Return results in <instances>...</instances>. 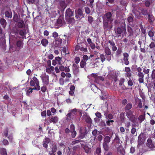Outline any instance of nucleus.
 Segmentation results:
<instances>
[{"instance_id":"obj_1","label":"nucleus","mask_w":155,"mask_h":155,"mask_svg":"<svg viewBox=\"0 0 155 155\" xmlns=\"http://www.w3.org/2000/svg\"><path fill=\"white\" fill-rule=\"evenodd\" d=\"M103 27L105 31H109L112 27V22L114 20V15L110 12L105 13L103 16Z\"/></svg>"},{"instance_id":"obj_2","label":"nucleus","mask_w":155,"mask_h":155,"mask_svg":"<svg viewBox=\"0 0 155 155\" xmlns=\"http://www.w3.org/2000/svg\"><path fill=\"white\" fill-rule=\"evenodd\" d=\"M143 69V72H142V68L140 67H138L137 68V71L138 73L137 75L138 77V80L140 83H144V77L145 74H147V77L146 78V79L149 78V73L150 72V69L147 68L145 66H143L142 67Z\"/></svg>"},{"instance_id":"obj_3","label":"nucleus","mask_w":155,"mask_h":155,"mask_svg":"<svg viewBox=\"0 0 155 155\" xmlns=\"http://www.w3.org/2000/svg\"><path fill=\"white\" fill-rule=\"evenodd\" d=\"M61 58L59 57H55V60L57 62V64L59 65V68L57 67L55 68V70L56 73H59L60 71H64L65 72H69L70 71V69L69 66L65 67L62 65L61 63Z\"/></svg>"},{"instance_id":"obj_4","label":"nucleus","mask_w":155,"mask_h":155,"mask_svg":"<svg viewBox=\"0 0 155 155\" xmlns=\"http://www.w3.org/2000/svg\"><path fill=\"white\" fill-rule=\"evenodd\" d=\"M113 142L115 143V147L117 149V153L124 155L125 153L124 150L121 144L122 142L120 140L118 136H116Z\"/></svg>"},{"instance_id":"obj_5","label":"nucleus","mask_w":155,"mask_h":155,"mask_svg":"<svg viewBox=\"0 0 155 155\" xmlns=\"http://www.w3.org/2000/svg\"><path fill=\"white\" fill-rule=\"evenodd\" d=\"M80 110L75 108L69 110V113L66 115V120L67 121L70 120L71 119H73L74 116H75L79 112Z\"/></svg>"},{"instance_id":"obj_6","label":"nucleus","mask_w":155,"mask_h":155,"mask_svg":"<svg viewBox=\"0 0 155 155\" xmlns=\"http://www.w3.org/2000/svg\"><path fill=\"white\" fill-rule=\"evenodd\" d=\"M65 21L63 16H60L57 20V22L55 24V28H58L62 26L63 25L65 24Z\"/></svg>"},{"instance_id":"obj_7","label":"nucleus","mask_w":155,"mask_h":155,"mask_svg":"<svg viewBox=\"0 0 155 155\" xmlns=\"http://www.w3.org/2000/svg\"><path fill=\"white\" fill-rule=\"evenodd\" d=\"M84 119V120L85 121L87 124L88 127L89 128L92 125V121L89 117V116L87 115H84L83 117Z\"/></svg>"},{"instance_id":"obj_8","label":"nucleus","mask_w":155,"mask_h":155,"mask_svg":"<svg viewBox=\"0 0 155 155\" xmlns=\"http://www.w3.org/2000/svg\"><path fill=\"white\" fill-rule=\"evenodd\" d=\"M30 83V85L31 86H35V85H39V80L35 76H34L32 78Z\"/></svg>"},{"instance_id":"obj_9","label":"nucleus","mask_w":155,"mask_h":155,"mask_svg":"<svg viewBox=\"0 0 155 155\" xmlns=\"http://www.w3.org/2000/svg\"><path fill=\"white\" fill-rule=\"evenodd\" d=\"M115 31L116 35H117L118 36H120L122 31L124 33H126V30L125 28H121L118 27L116 29H115Z\"/></svg>"},{"instance_id":"obj_10","label":"nucleus","mask_w":155,"mask_h":155,"mask_svg":"<svg viewBox=\"0 0 155 155\" xmlns=\"http://www.w3.org/2000/svg\"><path fill=\"white\" fill-rule=\"evenodd\" d=\"M75 12V17L78 19L80 20L83 17L82 11L80 8L78 9L77 11H76Z\"/></svg>"},{"instance_id":"obj_11","label":"nucleus","mask_w":155,"mask_h":155,"mask_svg":"<svg viewBox=\"0 0 155 155\" xmlns=\"http://www.w3.org/2000/svg\"><path fill=\"white\" fill-rule=\"evenodd\" d=\"M43 83L44 84L48 85L49 84V77L48 75H45L41 76Z\"/></svg>"},{"instance_id":"obj_12","label":"nucleus","mask_w":155,"mask_h":155,"mask_svg":"<svg viewBox=\"0 0 155 155\" xmlns=\"http://www.w3.org/2000/svg\"><path fill=\"white\" fill-rule=\"evenodd\" d=\"M147 144L149 147L152 150L155 148V145L152 142V140L150 139H148L147 140Z\"/></svg>"},{"instance_id":"obj_13","label":"nucleus","mask_w":155,"mask_h":155,"mask_svg":"<svg viewBox=\"0 0 155 155\" xmlns=\"http://www.w3.org/2000/svg\"><path fill=\"white\" fill-rule=\"evenodd\" d=\"M74 15V12L72 11L69 8L67 9L65 12V17H70Z\"/></svg>"},{"instance_id":"obj_14","label":"nucleus","mask_w":155,"mask_h":155,"mask_svg":"<svg viewBox=\"0 0 155 155\" xmlns=\"http://www.w3.org/2000/svg\"><path fill=\"white\" fill-rule=\"evenodd\" d=\"M125 71L126 72L125 76L128 78H130L132 74L130 69L129 67H126L125 68Z\"/></svg>"},{"instance_id":"obj_15","label":"nucleus","mask_w":155,"mask_h":155,"mask_svg":"<svg viewBox=\"0 0 155 155\" xmlns=\"http://www.w3.org/2000/svg\"><path fill=\"white\" fill-rule=\"evenodd\" d=\"M73 73L75 75H77L79 72V67H78L77 65L75 64L73 65Z\"/></svg>"},{"instance_id":"obj_16","label":"nucleus","mask_w":155,"mask_h":155,"mask_svg":"<svg viewBox=\"0 0 155 155\" xmlns=\"http://www.w3.org/2000/svg\"><path fill=\"white\" fill-rule=\"evenodd\" d=\"M70 132L72 134L71 135L72 136H76V132L74 130L75 127L73 124H71L70 126Z\"/></svg>"},{"instance_id":"obj_17","label":"nucleus","mask_w":155,"mask_h":155,"mask_svg":"<svg viewBox=\"0 0 155 155\" xmlns=\"http://www.w3.org/2000/svg\"><path fill=\"white\" fill-rule=\"evenodd\" d=\"M136 103L138 105V107L139 108H141L142 107V104L140 99L138 98H135Z\"/></svg>"},{"instance_id":"obj_18","label":"nucleus","mask_w":155,"mask_h":155,"mask_svg":"<svg viewBox=\"0 0 155 155\" xmlns=\"http://www.w3.org/2000/svg\"><path fill=\"white\" fill-rule=\"evenodd\" d=\"M50 147L52 149V152H55L57 149V145L55 143H52L50 146Z\"/></svg>"},{"instance_id":"obj_19","label":"nucleus","mask_w":155,"mask_h":155,"mask_svg":"<svg viewBox=\"0 0 155 155\" xmlns=\"http://www.w3.org/2000/svg\"><path fill=\"white\" fill-rule=\"evenodd\" d=\"M104 52L107 55H110L111 54V50L108 47H106L104 48Z\"/></svg>"},{"instance_id":"obj_20","label":"nucleus","mask_w":155,"mask_h":155,"mask_svg":"<svg viewBox=\"0 0 155 155\" xmlns=\"http://www.w3.org/2000/svg\"><path fill=\"white\" fill-rule=\"evenodd\" d=\"M148 21L150 24H151L153 23L154 21V16L152 15L149 14L148 15Z\"/></svg>"},{"instance_id":"obj_21","label":"nucleus","mask_w":155,"mask_h":155,"mask_svg":"<svg viewBox=\"0 0 155 155\" xmlns=\"http://www.w3.org/2000/svg\"><path fill=\"white\" fill-rule=\"evenodd\" d=\"M58 118L57 116L52 117L50 119V122H53L54 123H57L58 121Z\"/></svg>"},{"instance_id":"obj_22","label":"nucleus","mask_w":155,"mask_h":155,"mask_svg":"<svg viewBox=\"0 0 155 155\" xmlns=\"http://www.w3.org/2000/svg\"><path fill=\"white\" fill-rule=\"evenodd\" d=\"M143 136H139L138 138V142L139 143V145H141L143 143L144 141V137L142 138Z\"/></svg>"},{"instance_id":"obj_23","label":"nucleus","mask_w":155,"mask_h":155,"mask_svg":"<svg viewBox=\"0 0 155 155\" xmlns=\"http://www.w3.org/2000/svg\"><path fill=\"white\" fill-rule=\"evenodd\" d=\"M127 20L128 23L129 25H131L134 21L133 17L131 16L127 18Z\"/></svg>"},{"instance_id":"obj_24","label":"nucleus","mask_w":155,"mask_h":155,"mask_svg":"<svg viewBox=\"0 0 155 155\" xmlns=\"http://www.w3.org/2000/svg\"><path fill=\"white\" fill-rule=\"evenodd\" d=\"M68 23L70 25H72L75 22V20L73 18H69L67 20Z\"/></svg>"},{"instance_id":"obj_25","label":"nucleus","mask_w":155,"mask_h":155,"mask_svg":"<svg viewBox=\"0 0 155 155\" xmlns=\"http://www.w3.org/2000/svg\"><path fill=\"white\" fill-rule=\"evenodd\" d=\"M153 2V1L152 0H147L145 2V5L147 7H149Z\"/></svg>"},{"instance_id":"obj_26","label":"nucleus","mask_w":155,"mask_h":155,"mask_svg":"<svg viewBox=\"0 0 155 155\" xmlns=\"http://www.w3.org/2000/svg\"><path fill=\"white\" fill-rule=\"evenodd\" d=\"M1 24L2 25L4 28H5L6 25V20L4 18H1L0 20Z\"/></svg>"},{"instance_id":"obj_27","label":"nucleus","mask_w":155,"mask_h":155,"mask_svg":"<svg viewBox=\"0 0 155 155\" xmlns=\"http://www.w3.org/2000/svg\"><path fill=\"white\" fill-rule=\"evenodd\" d=\"M18 26L19 28H22L25 25L24 22V21L21 20L18 23Z\"/></svg>"},{"instance_id":"obj_28","label":"nucleus","mask_w":155,"mask_h":155,"mask_svg":"<svg viewBox=\"0 0 155 155\" xmlns=\"http://www.w3.org/2000/svg\"><path fill=\"white\" fill-rule=\"evenodd\" d=\"M132 106V105L131 103L128 104L124 107L125 110H129L131 109Z\"/></svg>"},{"instance_id":"obj_29","label":"nucleus","mask_w":155,"mask_h":155,"mask_svg":"<svg viewBox=\"0 0 155 155\" xmlns=\"http://www.w3.org/2000/svg\"><path fill=\"white\" fill-rule=\"evenodd\" d=\"M132 122L134 123L136 121V117L133 114L129 117H127Z\"/></svg>"},{"instance_id":"obj_30","label":"nucleus","mask_w":155,"mask_h":155,"mask_svg":"<svg viewBox=\"0 0 155 155\" xmlns=\"http://www.w3.org/2000/svg\"><path fill=\"white\" fill-rule=\"evenodd\" d=\"M127 31L129 33L130 36H132L133 35V31L132 28L130 27H128L127 28Z\"/></svg>"},{"instance_id":"obj_31","label":"nucleus","mask_w":155,"mask_h":155,"mask_svg":"<svg viewBox=\"0 0 155 155\" xmlns=\"http://www.w3.org/2000/svg\"><path fill=\"white\" fill-rule=\"evenodd\" d=\"M120 121L122 122H123L125 120V116L124 114L123 113H121L120 115Z\"/></svg>"},{"instance_id":"obj_32","label":"nucleus","mask_w":155,"mask_h":155,"mask_svg":"<svg viewBox=\"0 0 155 155\" xmlns=\"http://www.w3.org/2000/svg\"><path fill=\"white\" fill-rule=\"evenodd\" d=\"M41 43L43 46L45 47L48 44V41L47 39H44L41 41Z\"/></svg>"},{"instance_id":"obj_33","label":"nucleus","mask_w":155,"mask_h":155,"mask_svg":"<svg viewBox=\"0 0 155 155\" xmlns=\"http://www.w3.org/2000/svg\"><path fill=\"white\" fill-rule=\"evenodd\" d=\"M145 118V114L144 115H140L138 118V120L140 121V122L143 121Z\"/></svg>"},{"instance_id":"obj_34","label":"nucleus","mask_w":155,"mask_h":155,"mask_svg":"<svg viewBox=\"0 0 155 155\" xmlns=\"http://www.w3.org/2000/svg\"><path fill=\"white\" fill-rule=\"evenodd\" d=\"M5 15L6 17L11 18L12 17V14L11 12L8 11H6L5 12Z\"/></svg>"},{"instance_id":"obj_35","label":"nucleus","mask_w":155,"mask_h":155,"mask_svg":"<svg viewBox=\"0 0 155 155\" xmlns=\"http://www.w3.org/2000/svg\"><path fill=\"white\" fill-rule=\"evenodd\" d=\"M23 42L21 41H17L16 44L18 47L22 48L23 47Z\"/></svg>"},{"instance_id":"obj_36","label":"nucleus","mask_w":155,"mask_h":155,"mask_svg":"<svg viewBox=\"0 0 155 155\" xmlns=\"http://www.w3.org/2000/svg\"><path fill=\"white\" fill-rule=\"evenodd\" d=\"M134 111L130 110L126 112V115L127 117H129L133 114Z\"/></svg>"},{"instance_id":"obj_37","label":"nucleus","mask_w":155,"mask_h":155,"mask_svg":"<svg viewBox=\"0 0 155 155\" xmlns=\"http://www.w3.org/2000/svg\"><path fill=\"white\" fill-rule=\"evenodd\" d=\"M0 153L2 155H7L6 150L5 148L1 149Z\"/></svg>"},{"instance_id":"obj_38","label":"nucleus","mask_w":155,"mask_h":155,"mask_svg":"<svg viewBox=\"0 0 155 155\" xmlns=\"http://www.w3.org/2000/svg\"><path fill=\"white\" fill-rule=\"evenodd\" d=\"M104 115L106 116V118L107 119L110 120L113 117V116L111 114H109L108 115H107V113H105Z\"/></svg>"},{"instance_id":"obj_39","label":"nucleus","mask_w":155,"mask_h":155,"mask_svg":"<svg viewBox=\"0 0 155 155\" xmlns=\"http://www.w3.org/2000/svg\"><path fill=\"white\" fill-rule=\"evenodd\" d=\"M100 57L101 59V61L103 62L105 60V56L103 54H100Z\"/></svg>"},{"instance_id":"obj_40","label":"nucleus","mask_w":155,"mask_h":155,"mask_svg":"<svg viewBox=\"0 0 155 155\" xmlns=\"http://www.w3.org/2000/svg\"><path fill=\"white\" fill-rule=\"evenodd\" d=\"M86 64V62L81 60L80 63V66L81 68H83Z\"/></svg>"},{"instance_id":"obj_41","label":"nucleus","mask_w":155,"mask_h":155,"mask_svg":"<svg viewBox=\"0 0 155 155\" xmlns=\"http://www.w3.org/2000/svg\"><path fill=\"white\" fill-rule=\"evenodd\" d=\"M91 76L94 77V78H95V81L96 82H97V81L98 80V76L97 75V74H91Z\"/></svg>"},{"instance_id":"obj_42","label":"nucleus","mask_w":155,"mask_h":155,"mask_svg":"<svg viewBox=\"0 0 155 155\" xmlns=\"http://www.w3.org/2000/svg\"><path fill=\"white\" fill-rule=\"evenodd\" d=\"M90 59V57L89 58L86 55H84L83 56V59L82 60L85 61L86 62V61L88 59Z\"/></svg>"},{"instance_id":"obj_43","label":"nucleus","mask_w":155,"mask_h":155,"mask_svg":"<svg viewBox=\"0 0 155 155\" xmlns=\"http://www.w3.org/2000/svg\"><path fill=\"white\" fill-rule=\"evenodd\" d=\"M60 5L63 7L65 8L66 7V5L65 1L64 0L61 1L60 2Z\"/></svg>"},{"instance_id":"obj_44","label":"nucleus","mask_w":155,"mask_h":155,"mask_svg":"<svg viewBox=\"0 0 155 155\" xmlns=\"http://www.w3.org/2000/svg\"><path fill=\"white\" fill-rule=\"evenodd\" d=\"M143 37H142L140 39L139 41L138 42V44L140 45V48H141V45L142 43H143L144 42V40H143Z\"/></svg>"},{"instance_id":"obj_45","label":"nucleus","mask_w":155,"mask_h":155,"mask_svg":"<svg viewBox=\"0 0 155 155\" xmlns=\"http://www.w3.org/2000/svg\"><path fill=\"white\" fill-rule=\"evenodd\" d=\"M123 60L124 62V64L127 65L129 64V62L128 61V58H123Z\"/></svg>"},{"instance_id":"obj_46","label":"nucleus","mask_w":155,"mask_h":155,"mask_svg":"<svg viewBox=\"0 0 155 155\" xmlns=\"http://www.w3.org/2000/svg\"><path fill=\"white\" fill-rule=\"evenodd\" d=\"M84 149L87 153H89L90 152V149L88 148L87 146H85L84 147Z\"/></svg>"},{"instance_id":"obj_47","label":"nucleus","mask_w":155,"mask_h":155,"mask_svg":"<svg viewBox=\"0 0 155 155\" xmlns=\"http://www.w3.org/2000/svg\"><path fill=\"white\" fill-rule=\"evenodd\" d=\"M110 137L109 136H105L104 138L105 143H109L110 141Z\"/></svg>"},{"instance_id":"obj_48","label":"nucleus","mask_w":155,"mask_h":155,"mask_svg":"<svg viewBox=\"0 0 155 155\" xmlns=\"http://www.w3.org/2000/svg\"><path fill=\"white\" fill-rule=\"evenodd\" d=\"M151 78L153 80L155 79V69L153 70L152 71Z\"/></svg>"},{"instance_id":"obj_49","label":"nucleus","mask_w":155,"mask_h":155,"mask_svg":"<svg viewBox=\"0 0 155 155\" xmlns=\"http://www.w3.org/2000/svg\"><path fill=\"white\" fill-rule=\"evenodd\" d=\"M13 19L15 22H17L18 21V18L17 14L14 15Z\"/></svg>"},{"instance_id":"obj_50","label":"nucleus","mask_w":155,"mask_h":155,"mask_svg":"<svg viewBox=\"0 0 155 155\" xmlns=\"http://www.w3.org/2000/svg\"><path fill=\"white\" fill-rule=\"evenodd\" d=\"M125 80L123 78H122L120 79L119 81V85L120 86L123 84Z\"/></svg>"},{"instance_id":"obj_51","label":"nucleus","mask_w":155,"mask_h":155,"mask_svg":"<svg viewBox=\"0 0 155 155\" xmlns=\"http://www.w3.org/2000/svg\"><path fill=\"white\" fill-rule=\"evenodd\" d=\"M91 86L92 87L91 90H93L94 91H95L94 90H99V89H98L97 87H96L94 84H92L91 85Z\"/></svg>"},{"instance_id":"obj_52","label":"nucleus","mask_w":155,"mask_h":155,"mask_svg":"<svg viewBox=\"0 0 155 155\" xmlns=\"http://www.w3.org/2000/svg\"><path fill=\"white\" fill-rule=\"evenodd\" d=\"M35 87L33 88H31L33 90H39L40 89V85H36L34 86Z\"/></svg>"},{"instance_id":"obj_53","label":"nucleus","mask_w":155,"mask_h":155,"mask_svg":"<svg viewBox=\"0 0 155 155\" xmlns=\"http://www.w3.org/2000/svg\"><path fill=\"white\" fill-rule=\"evenodd\" d=\"M122 52V50L121 48H118L116 51V55H119Z\"/></svg>"},{"instance_id":"obj_54","label":"nucleus","mask_w":155,"mask_h":155,"mask_svg":"<svg viewBox=\"0 0 155 155\" xmlns=\"http://www.w3.org/2000/svg\"><path fill=\"white\" fill-rule=\"evenodd\" d=\"M101 152V149L100 147H97L96 150V154H99Z\"/></svg>"},{"instance_id":"obj_55","label":"nucleus","mask_w":155,"mask_h":155,"mask_svg":"<svg viewBox=\"0 0 155 155\" xmlns=\"http://www.w3.org/2000/svg\"><path fill=\"white\" fill-rule=\"evenodd\" d=\"M147 10L145 9H143L141 10V13L143 15H146L147 14Z\"/></svg>"},{"instance_id":"obj_56","label":"nucleus","mask_w":155,"mask_h":155,"mask_svg":"<svg viewBox=\"0 0 155 155\" xmlns=\"http://www.w3.org/2000/svg\"><path fill=\"white\" fill-rule=\"evenodd\" d=\"M85 12L87 14H88L90 13V10L88 7H85Z\"/></svg>"},{"instance_id":"obj_57","label":"nucleus","mask_w":155,"mask_h":155,"mask_svg":"<svg viewBox=\"0 0 155 155\" xmlns=\"http://www.w3.org/2000/svg\"><path fill=\"white\" fill-rule=\"evenodd\" d=\"M93 19V18L91 16H88V20L89 23L90 24H91L92 22Z\"/></svg>"},{"instance_id":"obj_58","label":"nucleus","mask_w":155,"mask_h":155,"mask_svg":"<svg viewBox=\"0 0 155 155\" xmlns=\"http://www.w3.org/2000/svg\"><path fill=\"white\" fill-rule=\"evenodd\" d=\"M104 148L105 150H107L108 149V145L106 143H104L103 144Z\"/></svg>"},{"instance_id":"obj_59","label":"nucleus","mask_w":155,"mask_h":155,"mask_svg":"<svg viewBox=\"0 0 155 155\" xmlns=\"http://www.w3.org/2000/svg\"><path fill=\"white\" fill-rule=\"evenodd\" d=\"M80 50L85 52H87V50L86 47L84 48L83 47H81L80 48Z\"/></svg>"},{"instance_id":"obj_60","label":"nucleus","mask_w":155,"mask_h":155,"mask_svg":"<svg viewBox=\"0 0 155 155\" xmlns=\"http://www.w3.org/2000/svg\"><path fill=\"white\" fill-rule=\"evenodd\" d=\"M2 142L4 145H8V142L6 139H4Z\"/></svg>"},{"instance_id":"obj_61","label":"nucleus","mask_w":155,"mask_h":155,"mask_svg":"<svg viewBox=\"0 0 155 155\" xmlns=\"http://www.w3.org/2000/svg\"><path fill=\"white\" fill-rule=\"evenodd\" d=\"M47 88L45 86H43L41 88V90L43 92H45L46 91Z\"/></svg>"},{"instance_id":"obj_62","label":"nucleus","mask_w":155,"mask_h":155,"mask_svg":"<svg viewBox=\"0 0 155 155\" xmlns=\"http://www.w3.org/2000/svg\"><path fill=\"white\" fill-rule=\"evenodd\" d=\"M148 35L150 37L152 38L154 35V34L151 31H149L148 32Z\"/></svg>"},{"instance_id":"obj_63","label":"nucleus","mask_w":155,"mask_h":155,"mask_svg":"<svg viewBox=\"0 0 155 155\" xmlns=\"http://www.w3.org/2000/svg\"><path fill=\"white\" fill-rule=\"evenodd\" d=\"M75 62L76 64H78L80 61V59L79 57H77L75 58Z\"/></svg>"},{"instance_id":"obj_64","label":"nucleus","mask_w":155,"mask_h":155,"mask_svg":"<svg viewBox=\"0 0 155 155\" xmlns=\"http://www.w3.org/2000/svg\"><path fill=\"white\" fill-rule=\"evenodd\" d=\"M89 45L92 49H94L95 48V45L94 43H92L91 44H90Z\"/></svg>"}]
</instances>
